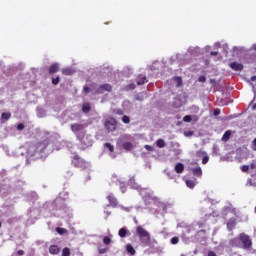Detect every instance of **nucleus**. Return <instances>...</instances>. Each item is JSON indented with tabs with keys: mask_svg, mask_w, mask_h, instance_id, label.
Instances as JSON below:
<instances>
[{
	"mask_svg": "<svg viewBox=\"0 0 256 256\" xmlns=\"http://www.w3.org/2000/svg\"><path fill=\"white\" fill-rule=\"evenodd\" d=\"M105 91L111 93V91H113V86H111V84H102L95 90V93L96 95H103Z\"/></svg>",
	"mask_w": 256,
	"mask_h": 256,
	"instance_id": "5",
	"label": "nucleus"
},
{
	"mask_svg": "<svg viewBox=\"0 0 256 256\" xmlns=\"http://www.w3.org/2000/svg\"><path fill=\"white\" fill-rule=\"evenodd\" d=\"M85 136L87 137V138H84V141H90V144L87 146V145H85V144H82V145H84V147H91V145H93V140L91 139V136L90 135H87V134H85Z\"/></svg>",
	"mask_w": 256,
	"mask_h": 256,
	"instance_id": "22",
	"label": "nucleus"
},
{
	"mask_svg": "<svg viewBox=\"0 0 256 256\" xmlns=\"http://www.w3.org/2000/svg\"><path fill=\"white\" fill-rule=\"evenodd\" d=\"M229 139H231V130H227L222 136V141H228Z\"/></svg>",
	"mask_w": 256,
	"mask_h": 256,
	"instance_id": "19",
	"label": "nucleus"
},
{
	"mask_svg": "<svg viewBox=\"0 0 256 256\" xmlns=\"http://www.w3.org/2000/svg\"><path fill=\"white\" fill-rule=\"evenodd\" d=\"M107 199H108V201H109V203H110V205H111L112 207H117L118 202H117V198L115 197V195L109 194V195L107 196Z\"/></svg>",
	"mask_w": 256,
	"mask_h": 256,
	"instance_id": "9",
	"label": "nucleus"
},
{
	"mask_svg": "<svg viewBox=\"0 0 256 256\" xmlns=\"http://www.w3.org/2000/svg\"><path fill=\"white\" fill-rule=\"evenodd\" d=\"M63 75H73L74 71L71 68H66L62 71Z\"/></svg>",
	"mask_w": 256,
	"mask_h": 256,
	"instance_id": "27",
	"label": "nucleus"
},
{
	"mask_svg": "<svg viewBox=\"0 0 256 256\" xmlns=\"http://www.w3.org/2000/svg\"><path fill=\"white\" fill-rule=\"evenodd\" d=\"M23 129H25V124L19 123V124L17 125V130H18V131H23Z\"/></svg>",
	"mask_w": 256,
	"mask_h": 256,
	"instance_id": "37",
	"label": "nucleus"
},
{
	"mask_svg": "<svg viewBox=\"0 0 256 256\" xmlns=\"http://www.w3.org/2000/svg\"><path fill=\"white\" fill-rule=\"evenodd\" d=\"M126 252L128 253V255H135V253H137V251H135V248H133V245L131 243L126 244Z\"/></svg>",
	"mask_w": 256,
	"mask_h": 256,
	"instance_id": "13",
	"label": "nucleus"
},
{
	"mask_svg": "<svg viewBox=\"0 0 256 256\" xmlns=\"http://www.w3.org/2000/svg\"><path fill=\"white\" fill-rule=\"evenodd\" d=\"M117 114L118 115H123V110H118Z\"/></svg>",
	"mask_w": 256,
	"mask_h": 256,
	"instance_id": "49",
	"label": "nucleus"
},
{
	"mask_svg": "<svg viewBox=\"0 0 256 256\" xmlns=\"http://www.w3.org/2000/svg\"><path fill=\"white\" fill-rule=\"evenodd\" d=\"M239 241L242 243L243 249L249 250L253 247V241L251 237L245 233H240L238 236Z\"/></svg>",
	"mask_w": 256,
	"mask_h": 256,
	"instance_id": "3",
	"label": "nucleus"
},
{
	"mask_svg": "<svg viewBox=\"0 0 256 256\" xmlns=\"http://www.w3.org/2000/svg\"><path fill=\"white\" fill-rule=\"evenodd\" d=\"M62 256H71V249H69V248H64L63 250H62Z\"/></svg>",
	"mask_w": 256,
	"mask_h": 256,
	"instance_id": "25",
	"label": "nucleus"
},
{
	"mask_svg": "<svg viewBox=\"0 0 256 256\" xmlns=\"http://www.w3.org/2000/svg\"><path fill=\"white\" fill-rule=\"evenodd\" d=\"M218 115H221V110L218 109V108H216V109H214V111H213V116H214V117H217Z\"/></svg>",
	"mask_w": 256,
	"mask_h": 256,
	"instance_id": "36",
	"label": "nucleus"
},
{
	"mask_svg": "<svg viewBox=\"0 0 256 256\" xmlns=\"http://www.w3.org/2000/svg\"><path fill=\"white\" fill-rule=\"evenodd\" d=\"M198 81L199 83H205V81H207V78L205 76H199Z\"/></svg>",
	"mask_w": 256,
	"mask_h": 256,
	"instance_id": "40",
	"label": "nucleus"
},
{
	"mask_svg": "<svg viewBox=\"0 0 256 256\" xmlns=\"http://www.w3.org/2000/svg\"><path fill=\"white\" fill-rule=\"evenodd\" d=\"M254 211H255V213H256V206H255V208H254Z\"/></svg>",
	"mask_w": 256,
	"mask_h": 256,
	"instance_id": "53",
	"label": "nucleus"
},
{
	"mask_svg": "<svg viewBox=\"0 0 256 256\" xmlns=\"http://www.w3.org/2000/svg\"><path fill=\"white\" fill-rule=\"evenodd\" d=\"M230 67L233 69V71H243V64L238 62H232Z\"/></svg>",
	"mask_w": 256,
	"mask_h": 256,
	"instance_id": "10",
	"label": "nucleus"
},
{
	"mask_svg": "<svg viewBox=\"0 0 256 256\" xmlns=\"http://www.w3.org/2000/svg\"><path fill=\"white\" fill-rule=\"evenodd\" d=\"M241 171L242 173H249V165H243Z\"/></svg>",
	"mask_w": 256,
	"mask_h": 256,
	"instance_id": "34",
	"label": "nucleus"
},
{
	"mask_svg": "<svg viewBox=\"0 0 256 256\" xmlns=\"http://www.w3.org/2000/svg\"><path fill=\"white\" fill-rule=\"evenodd\" d=\"M207 163H209V156H204L202 159V164L207 165Z\"/></svg>",
	"mask_w": 256,
	"mask_h": 256,
	"instance_id": "38",
	"label": "nucleus"
},
{
	"mask_svg": "<svg viewBox=\"0 0 256 256\" xmlns=\"http://www.w3.org/2000/svg\"><path fill=\"white\" fill-rule=\"evenodd\" d=\"M145 83H147V77L145 76L137 81V85H145Z\"/></svg>",
	"mask_w": 256,
	"mask_h": 256,
	"instance_id": "29",
	"label": "nucleus"
},
{
	"mask_svg": "<svg viewBox=\"0 0 256 256\" xmlns=\"http://www.w3.org/2000/svg\"><path fill=\"white\" fill-rule=\"evenodd\" d=\"M82 111H83V113H89L91 111V104L84 103L82 105Z\"/></svg>",
	"mask_w": 256,
	"mask_h": 256,
	"instance_id": "18",
	"label": "nucleus"
},
{
	"mask_svg": "<svg viewBox=\"0 0 256 256\" xmlns=\"http://www.w3.org/2000/svg\"><path fill=\"white\" fill-rule=\"evenodd\" d=\"M84 91L86 92V93H90V91H91V89L88 87V86H84Z\"/></svg>",
	"mask_w": 256,
	"mask_h": 256,
	"instance_id": "43",
	"label": "nucleus"
},
{
	"mask_svg": "<svg viewBox=\"0 0 256 256\" xmlns=\"http://www.w3.org/2000/svg\"><path fill=\"white\" fill-rule=\"evenodd\" d=\"M134 182H135V179H133V178L129 180L130 185H133Z\"/></svg>",
	"mask_w": 256,
	"mask_h": 256,
	"instance_id": "48",
	"label": "nucleus"
},
{
	"mask_svg": "<svg viewBox=\"0 0 256 256\" xmlns=\"http://www.w3.org/2000/svg\"><path fill=\"white\" fill-rule=\"evenodd\" d=\"M59 251H60V249H59V246H57V245H51L49 247V253L51 255H59Z\"/></svg>",
	"mask_w": 256,
	"mask_h": 256,
	"instance_id": "14",
	"label": "nucleus"
},
{
	"mask_svg": "<svg viewBox=\"0 0 256 256\" xmlns=\"http://www.w3.org/2000/svg\"><path fill=\"white\" fill-rule=\"evenodd\" d=\"M107 251H108L107 248H100V249L98 250V253H99L100 255H104V253H107Z\"/></svg>",
	"mask_w": 256,
	"mask_h": 256,
	"instance_id": "39",
	"label": "nucleus"
},
{
	"mask_svg": "<svg viewBox=\"0 0 256 256\" xmlns=\"http://www.w3.org/2000/svg\"><path fill=\"white\" fill-rule=\"evenodd\" d=\"M70 129L74 133V135H76L81 145H91V141H85V139H87V136L85 135V124L74 123L71 124Z\"/></svg>",
	"mask_w": 256,
	"mask_h": 256,
	"instance_id": "1",
	"label": "nucleus"
},
{
	"mask_svg": "<svg viewBox=\"0 0 256 256\" xmlns=\"http://www.w3.org/2000/svg\"><path fill=\"white\" fill-rule=\"evenodd\" d=\"M58 72H59V64H57V63L52 64L48 69V73L50 75H53Z\"/></svg>",
	"mask_w": 256,
	"mask_h": 256,
	"instance_id": "11",
	"label": "nucleus"
},
{
	"mask_svg": "<svg viewBox=\"0 0 256 256\" xmlns=\"http://www.w3.org/2000/svg\"><path fill=\"white\" fill-rule=\"evenodd\" d=\"M183 121L185 123H191V121H193V118L191 117V115H186L183 117Z\"/></svg>",
	"mask_w": 256,
	"mask_h": 256,
	"instance_id": "31",
	"label": "nucleus"
},
{
	"mask_svg": "<svg viewBox=\"0 0 256 256\" xmlns=\"http://www.w3.org/2000/svg\"><path fill=\"white\" fill-rule=\"evenodd\" d=\"M35 151L36 153H43L45 149H47V143L46 142H38L35 144Z\"/></svg>",
	"mask_w": 256,
	"mask_h": 256,
	"instance_id": "6",
	"label": "nucleus"
},
{
	"mask_svg": "<svg viewBox=\"0 0 256 256\" xmlns=\"http://www.w3.org/2000/svg\"><path fill=\"white\" fill-rule=\"evenodd\" d=\"M171 243H172V245H177V243H179V237L171 238Z\"/></svg>",
	"mask_w": 256,
	"mask_h": 256,
	"instance_id": "35",
	"label": "nucleus"
},
{
	"mask_svg": "<svg viewBox=\"0 0 256 256\" xmlns=\"http://www.w3.org/2000/svg\"><path fill=\"white\" fill-rule=\"evenodd\" d=\"M104 147H106V149H108L110 151V153H113V151H115V147L113 145H111V143H109V142L105 143Z\"/></svg>",
	"mask_w": 256,
	"mask_h": 256,
	"instance_id": "21",
	"label": "nucleus"
},
{
	"mask_svg": "<svg viewBox=\"0 0 256 256\" xmlns=\"http://www.w3.org/2000/svg\"><path fill=\"white\" fill-rule=\"evenodd\" d=\"M253 109H254V110L256 109V104L253 105Z\"/></svg>",
	"mask_w": 256,
	"mask_h": 256,
	"instance_id": "51",
	"label": "nucleus"
},
{
	"mask_svg": "<svg viewBox=\"0 0 256 256\" xmlns=\"http://www.w3.org/2000/svg\"><path fill=\"white\" fill-rule=\"evenodd\" d=\"M208 256H217V254L214 251H209Z\"/></svg>",
	"mask_w": 256,
	"mask_h": 256,
	"instance_id": "45",
	"label": "nucleus"
},
{
	"mask_svg": "<svg viewBox=\"0 0 256 256\" xmlns=\"http://www.w3.org/2000/svg\"><path fill=\"white\" fill-rule=\"evenodd\" d=\"M10 117H11V112H3L0 118L1 123H5V121H9Z\"/></svg>",
	"mask_w": 256,
	"mask_h": 256,
	"instance_id": "16",
	"label": "nucleus"
},
{
	"mask_svg": "<svg viewBox=\"0 0 256 256\" xmlns=\"http://www.w3.org/2000/svg\"><path fill=\"white\" fill-rule=\"evenodd\" d=\"M123 149H125V151H132L133 150V143L131 142H124L122 144Z\"/></svg>",
	"mask_w": 256,
	"mask_h": 256,
	"instance_id": "17",
	"label": "nucleus"
},
{
	"mask_svg": "<svg viewBox=\"0 0 256 256\" xmlns=\"http://www.w3.org/2000/svg\"><path fill=\"white\" fill-rule=\"evenodd\" d=\"M192 174L194 175V177H203V170L201 169V167H195L191 169Z\"/></svg>",
	"mask_w": 256,
	"mask_h": 256,
	"instance_id": "8",
	"label": "nucleus"
},
{
	"mask_svg": "<svg viewBox=\"0 0 256 256\" xmlns=\"http://www.w3.org/2000/svg\"><path fill=\"white\" fill-rule=\"evenodd\" d=\"M73 164L75 167H83V165H85V160L81 159L79 155H75L73 157Z\"/></svg>",
	"mask_w": 256,
	"mask_h": 256,
	"instance_id": "7",
	"label": "nucleus"
},
{
	"mask_svg": "<svg viewBox=\"0 0 256 256\" xmlns=\"http://www.w3.org/2000/svg\"><path fill=\"white\" fill-rule=\"evenodd\" d=\"M59 81H61V78L57 76L56 78H52V85H59Z\"/></svg>",
	"mask_w": 256,
	"mask_h": 256,
	"instance_id": "33",
	"label": "nucleus"
},
{
	"mask_svg": "<svg viewBox=\"0 0 256 256\" xmlns=\"http://www.w3.org/2000/svg\"><path fill=\"white\" fill-rule=\"evenodd\" d=\"M185 137H191L193 135V131L184 132Z\"/></svg>",
	"mask_w": 256,
	"mask_h": 256,
	"instance_id": "41",
	"label": "nucleus"
},
{
	"mask_svg": "<svg viewBox=\"0 0 256 256\" xmlns=\"http://www.w3.org/2000/svg\"><path fill=\"white\" fill-rule=\"evenodd\" d=\"M174 170L176 173L181 174V173H183V171H185V165H183V163L179 162L175 165Z\"/></svg>",
	"mask_w": 256,
	"mask_h": 256,
	"instance_id": "12",
	"label": "nucleus"
},
{
	"mask_svg": "<svg viewBox=\"0 0 256 256\" xmlns=\"http://www.w3.org/2000/svg\"><path fill=\"white\" fill-rule=\"evenodd\" d=\"M144 147L146 151H153V146L145 145Z\"/></svg>",
	"mask_w": 256,
	"mask_h": 256,
	"instance_id": "42",
	"label": "nucleus"
},
{
	"mask_svg": "<svg viewBox=\"0 0 256 256\" xmlns=\"http://www.w3.org/2000/svg\"><path fill=\"white\" fill-rule=\"evenodd\" d=\"M210 54L215 57V56L219 55V52L212 51Z\"/></svg>",
	"mask_w": 256,
	"mask_h": 256,
	"instance_id": "47",
	"label": "nucleus"
},
{
	"mask_svg": "<svg viewBox=\"0 0 256 256\" xmlns=\"http://www.w3.org/2000/svg\"><path fill=\"white\" fill-rule=\"evenodd\" d=\"M103 243H104V245H111V237L105 236L103 238Z\"/></svg>",
	"mask_w": 256,
	"mask_h": 256,
	"instance_id": "28",
	"label": "nucleus"
},
{
	"mask_svg": "<svg viewBox=\"0 0 256 256\" xmlns=\"http://www.w3.org/2000/svg\"><path fill=\"white\" fill-rule=\"evenodd\" d=\"M174 81L177 82V87H181V85H183V80L181 77H174Z\"/></svg>",
	"mask_w": 256,
	"mask_h": 256,
	"instance_id": "30",
	"label": "nucleus"
},
{
	"mask_svg": "<svg viewBox=\"0 0 256 256\" xmlns=\"http://www.w3.org/2000/svg\"><path fill=\"white\" fill-rule=\"evenodd\" d=\"M136 235L139 238L142 247H149V245H151V233L143 228V226H136Z\"/></svg>",
	"mask_w": 256,
	"mask_h": 256,
	"instance_id": "2",
	"label": "nucleus"
},
{
	"mask_svg": "<svg viewBox=\"0 0 256 256\" xmlns=\"http://www.w3.org/2000/svg\"><path fill=\"white\" fill-rule=\"evenodd\" d=\"M251 81H256V76H252Z\"/></svg>",
	"mask_w": 256,
	"mask_h": 256,
	"instance_id": "50",
	"label": "nucleus"
},
{
	"mask_svg": "<svg viewBox=\"0 0 256 256\" xmlns=\"http://www.w3.org/2000/svg\"><path fill=\"white\" fill-rule=\"evenodd\" d=\"M118 235H119V237L124 239V237H127V235H129V230H127L126 227L120 228L118 231Z\"/></svg>",
	"mask_w": 256,
	"mask_h": 256,
	"instance_id": "15",
	"label": "nucleus"
},
{
	"mask_svg": "<svg viewBox=\"0 0 256 256\" xmlns=\"http://www.w3.org/2000/svg\"><path fill=\"white\" fill-rule=\"evenodd\" d=\"M249 168H250V169H255V168H256V163H255V162L251 163L250 166H249Z\"/></svg>",
	"mask_w": 256,
	"mask_h": 256,
	"instance_id": "44",
	"label": "nucleus"
},
{
	"mask_svg": "<svg viewBox=\"0 0 256 256\" xmlns=\"http://www.w3.org/2000/svg\"><path fill=\"white\" fill-rule=\"evenodd\" d=\"M105 129L108 131V133H113L117 129V120L115 118H110L105 121L104 123Z\"/></svg>",
	"mask_w": 256,
	"mask_h": 256,
	"instance_id": "4",
	"label": "nucleus"
},
{
	"mask_svg": "<svg viewBox=\"0 0 256 256\" xmlns=\"http://www.w3.org/2000/svg\"><path fill=\"white\" fill-rule=\"evenodd\" d=\"M247 185L249 187H256V178L255 179H248Z\"/></svg>",
	"mask_w": 256,
	"mask_h": 256,
	"instance_id": "23",
	"label": "nucleus"
},
{
	"mask_svg": "<svg viewBox=\"0 0 256 256\" xmlns=\"http://www.w3.org/2000/svg\"><path fill=\"white\" fill-rule=\"evenodd\" d=\"M122 121H123L125 124H129V123H131V118H129V116H127V115H124V116L122 117Z\"/></svg>",
	"mask_w": 256,
	"mask_h": 256,
	"instance_id": "32",
	"label": "nucleus"
},
{
	"mask_svg": "<svg viewBox=\"0 0 256 256\" xmlns=\"http://www.w3.org/2000/svg\"><path fill=\"white\" fill-rule=\"evenodd\" d=\"M254 49H255V51H256V44L254 45Z\"/></svg>",
	"mask_w": 256,
	"mask_h": 256,
	"instance_id": "52",
	"label": "nucleus"
},
{
	"mask_svg": "<svg viewBox=\"0 0 256 256\" xmlns=\"http://www.w3.org/2000/svg\"><path fill=\"white\" fill-rule=\"evenodd\" d=\"M186 185L189 189H193L195 187V182L193 180H186Z\"/></svg>",
	"mask_w": 256,
	"mask_h": 256,
	"instance_id": "26",
	"label": "nucleus"
},
{
	"mask_svg": "<svg viewBox=\"0 0 256 256\" xmlns=\"http://www.w3.org/2000/svg\"><path fill=\"white\" fill-rule=\"evenodd\" d=\"M17 255H25V251H23V250H18V251H17Z\"/></svg>",
	"mask_w": 256,
	"mask_h": 256,
	"instance_id": "46",
	"label": "nucleus"
},
{
	"mask_svg": "<svg viewBox=\"0 0 256 256\" xmlns=\"http://www.w3.org/2000/svg\"><path fill=\"white\" fill-rule=\"evenodd\" d=\"M156 145H157V147H159L160 149H163V147H165V140H163V139H158V140L156 141Z\"/></svg>",
	"mask_w": 256,
	"mask_h": 256,
	"instance_id": "20",
	"label": "nucleus"
},
{
	"mask_svg": "<svg viewBox=\"0 0 256 256\" xmlns=\"http://www.w3.org/2000/svg\"><path fill=\"white\" fill-rule=\"evenodd\" d=\"M56 231L59 235H65V233H67V229L61 227H57Z\"/></svg>",
	"mask_w": 256,
	"mask_h": 256,
	"instance_id": "24",
	"label": "nucleus"
}]
</instances>
